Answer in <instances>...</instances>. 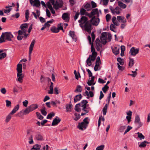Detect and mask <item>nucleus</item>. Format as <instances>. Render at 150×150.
<instances>
[{
  "label": "nucleus",
  "mask_w": 150,
  "mask_h": 150,
  "mask_svg": "<svg viewBox=\"0 0 150 150\" xmlns=\"http://www.w3.org/2000/svg\"><path fill=\"white\" fill-rule=\"evenodd\" d=\"M54 113L53 112H52L48 114L47 117V119H51L52 117L54 116Z\"/></svg>",
  "instance_id": "09e8293b"
},
{
  "label": "nucleus",
  "mask_w": 150,
  "mask_h": 150,
  "mask_svg": "<svg viewBox=\"0 0 150 150\" xmlns=\"http://www.w3.org/2000/svg\"><path fill=\"white\" fill-rule=\"evenodd\" d=\"M1 93L3 94H5L6 93L7 91L5 88H3L0 89Z\"/></svg>",
  "instance_id": "0e129e2a"
},
{
  "label": "nucleus",
  "mask_w": 150,
  "mask_h": 150,
  "mask_svg": "<svg viewBox=\"0 0 150 150\" xmlns=\"http://www.w3.org/2000/svg\"><path fill=\"white\" fill-rule=\"evenodd\" d=\"M129 62L128 64L129 66V67L131 68L134 63V60L133 59L131 58L130 57H129Z\"/></svg>",
  "instance_id": "f704fd0d"
},
{
  "label": "nucleus",
  "mask_w": 150,
  "mask_h": 150,
  "mask_svg": "<svg viewBox=\"0 0 150 150\" xmlns=\"http://www.w3.org/2000/svg\"><path fill=\"white\" fill-rule=\"evenodd\" d=\"M105 146L104 145L98 146L96 149V150H103L104 149Z\"/></svg>",
  "instance_id": "6e6d98bb"
},
{
  "label": "nucleus",
  "mask_w": 150,
  "mask_h": 150,
  "mask_svg": "<svg viewBox=\"0 0 150 150\" xmlns=\"http://www.w3.org/2000/svg\"><path fill=\"white\" fill-rule=\"evenodd\" d=\"M62 18L65 22H68L69 21V17L67 13H63L62 16Z\"/></svg>",
  "instance_id": "412c9836"
},
{
  "label": "nucleus",
  "mask_w": 150,
  "mask_h": 150,
  "mask_svg": "<svg viewBox=\"0 0 150 150\" xmlns=\"http://www.w3.org/2000/svg\"><path fill=\"white\" fill-rule=\"evenodd\" d=\"M113 53L116 55L118 54L120 52V47H115L114 48H113L112 47H111Z\"/></svg>",
  "instance_id": "f3484780"
},
{
  "label": "nucleus",
  "mask_w": 150,
  "mask_h": 150,
  "mask_svg": "<svg viewBox=\"0 0 150 150\" xmlns=\"http://www.w3.org/2000/svg\"><path fill=\"white\" fill-rule=\"evenodd\" d=\"M137 134H138V138H139L140 140L144 139L145 137L142 133L138 132Z\"/></svg>",
  "instance_id": "58836bf2"
},
{
  "label": "nucleus",
  "mask_w": 150,
  "mask_h": 150,
  "mask_svg": "<svg viewBox=\"0 0 150 150\" xmlns=\"http://www.w3.org/2000/svg\"><path fill=\"white\" fill-rule=\"evenodd\" d=\"M83 6H84V8L86 9L89 8H91V4L88 2H87L85 4H84Z\"/></svg>",
  "instance_id": "603ef678"
},
{
  "label": "nucleus",
  "mask_w": 150,
  "mask_h": 150,
  "mask_svg": "<svg viewBox=\"0 0 150 150\" xmlns=\"http://www.w3.org/2000/svg\"><path fill=\"white\" fill-rule=\"evenodd\" d=\"M100 21V19L99 18L94 16L90 20V22L91 25L97 26L99 24Z\"/></svg>",
  "instance_id": "7ed1b4c3"
},
{
  "label": "nucleus",
  "mask_w": 150,
  "mask_h": 150,
  "mask_svg": "<svg viewBox=\"0 0 150 150\" xmlns=\"http://www.w3.org/2000/svg\"><path fill=\"white\" fill-rule=\"evenodd\" d=\"M31 5L35 6L36 7H39L40 6V3L39 0L33 1V0H29Z\"/></svg>",
  "instance_id": "f8f14e48"
},
{
  "label": "nucleus",
  "mask_w": 150,
  "mask_h": 150,
  "mask_svg": "<svg viewBox=\"0 0 150 150\" xmlns=\"http://www.w3.org/2000/svg\"><path fill=\"white\" fill-rule=\"evenodd\" d=\"M12 114H10V113L6 117V119L5 120V122L6 123L8 122L11 118V115Z\"/></svg>",
  "instance_id": "79ce46f5"
},
{
  "label": "nucleus",
  "mask_w": 150,
  "mask_h": 150,
  "mask_svg": "<svg viewBox=\"0 0 150 150\" xmlns=\"http://www.w3.org/2000/svg\"><path fill=\"white\" fill-rule=\"evenodd\" d=\"M109 88V87H105L104 86L102 88V90L105 93H106V92L108 91Z\"/></svg>",
  "instance_id": "69168bd1"
},
{
  "label": "nucleus",
  "mask_w": 150,
  "mask_h": 150,
  "mask_svg": "<svg viewBox=\"0 0 150 150\" xmlns=\"http://www.w3.org/2000/svg\"><path fill=\"white\" fill-rule=\"evenodd\" d=\"M140 142L138 143V144L139 145V147L140 148H145L146 145V144H149L150 142H149L146 141H144L143 142H141L140 144H139Z\"/></svg>",
  "instance_id": "6ab92c4d"
},
{
  "label": "nucleus",
  "mask_w": 150,
  "mask_h": 150,
  "mask_svg": "<svg viewBox=\"0 0 150 150\" xmlns=\"http://www.w3.org/2000/svg\"><path fill=\"white\" fill-rule=\"evenodd\" d=\"M96 64L98 66H100L101 64V60L100 57L98 56L97 57L96 61Z\"/></svg>",
  "instance_id": "c03bdc74"
},
{
  "label": "nucleus",
  "mask_w": 150,
  "mask_h": 150,
  "mask_svg": "<svg viewBox=\"0 0 150 150\" xmlns=\"http://www.w3.org/2000/svg\"><path fill=\"white\" fill-rule=\"evenodd\" d=\"M82 88L81 86L78 85L76 88V92H81L82 91Z\"/></svg>",
  "instance_id": "37998d69"
},
{
  "label": "nucleus",
  "mask_w": 150,
  "mask_h": 150,
  "mask_svg": "<svg viewBox=\"0 0 150 150\" xmlns=\"http://www.w3.org/2000/svg\"><path fill=\"white\" fill-rule=\"evenodd\" d=\"M132 127L130 126L129 125H128L127 126V129L125 130V131L124 133V135L127 132H129L131 129H132Z\"/></svg>",
  "instance_id": "4d7b16f0"
},
{
  "label": "nucleus",
  "mask_w": 150,
  "mask_h": 150,
  "mask_svg": "<svg viewBox=\"0 0 150 150\" xmlns=\"http://www.w3.org/2000/svg\"><path fill=\"white\" fill-rule=\"evenodd\" d=\"M35 137L36 139L38 140L42 141L43 139V137L40 133L38 132L36 134Z\"/></svg>",
  "instance_id": "393cba45"
},
{
  "label": "nucleus",
  "mask_w": 150,
  "mask_h": 150,
  "mask_svg": "<svg viewBox=\"0 0 150 150\" xmlns=\"http://www.w3.org/2000/svg\"><path fill=\"white\" fill-rule=\"evenodd\" d=\"M5 36L4 33H3L0 37V43H1L5 42Z\"/></svg>",
  "instance_id": "ea45409f"
},
{
  "label": "nucleus",
  "mask_w": 150,
  "mask_h": 150,
  "mask_svg": "<svg viewBox=\"0 0 150 150\" xmlns=\"http://www.w3.org/2000/svg\"><path fill=\"white\" fill-rule=\"evenodd\" d=\"M22 65L21 64H19L17 65V74L22 73Z\"/></svg>",
  "instance_id": "4be33fe9"
},
{
  "label": "nucleus",
  "mask_w": 150,
  "mask_h": 150,
  "mask_svg": "<svg viewBox=\"0 0 150 150\" xmlns=\"http://www.w3.org/2000/svg\"><path fill=\"white\" fill-rule=\"evenodd\" d=\"M96 57H90L89 56V57L87 59L86 61V62L88 66H90L92 64L91 61H94L96 59Z\"/></svg>",
  "instance_id": "9d476101"
},
{
  "label": "nucleus",
  "mask_w": 150,
  "mask_h": 150,
  "mask_svg": "<svg viewBox=\"0 0 150 150\" xmlns=\"http://www.w3.org/2000/svg\"><path fill=\"white\" fill-rule=\"evenodd\" d=\"M82 103V106L87 105V103L88 101L86 100H83L81 101V102Z\"/></svg>",
  "instance_id": "774afa93"
},
{
  "label": "nucleus",
  "mask_w": 150,
  "mask_h": 150,
  "mask_svg": "<svg viewBox=\"0 0 150 150\" xmlns=\"http://www.w3.org/2000/svg\"><path fill=\"white\" fill-rule=\"evenodd\" d=\"M72 107V105L71 104H67L66 107V111L67 112H71Z\"/></svg>",
  "instance_id": "473e14b6"
},
{
  "label": "nucleus",
  "mask_w": 150,
  "mask_h": 150,
  "mask_svg": "<svg viewBox=\"0 0 150 150\" xmlns=\"http://www.w3.org/2000/svg\"><path fill=\"white\" fill-rule=\"evenodd\" d=\"M40 111L42 115L44 116L46 115L47 114V112L45 111V108L44 107L42 109H41L40 110Z\"/></svg>",
  "instance_id": "13d9d810"
},
{
  "label": "nucleus",
  "mask_w": 150,
  "mask_h": 150,
  "mask_svg": "<svg viewBox=\"0 0 150 150\" xmlns=\"http://www.w3.org/2000/svg\"><path fill=\"white\" fill-rule=\"evenodd\" d=\"M139 48H136L135 47H133L130 49L129 53L132 56H135L139 53Z\"/></svg>",
  "instance_id": "423d86ee"
},
{
  "label": "nucleus",
  "mask_w": 150,
  "mask_h": 150,
  "mask_svg": "<svg viewBox=\"0 0 150 150\" xmlns=\"http://www.w3.org/2000/svg\"><path fill=\"white\" fill-rule=\"evenodd\" d=\"M6 40L9 41H11L12 39L13 38V36L10 32H6L4 33Z\"/></svg>",
  "instance_id": "39448f33"
},
{
  "label": "nucleus",
  "mask_w": 150,
  "mask_h": 150,
  "mask_svg": "<svg viewBox=\"0 0 150 150\" xmlns=\"http://www.w3.org/2000/svg\"><path fill=\"white\" fill-rule=\"evenodd\" d=\"M29 11L28 10H27L26 11L25 13V19L26 20V21H27L28 20L29 18Z\"/></svg>",
  "instance_id": "8fccbe9b"
},
{
  "label": "nucleus",
  "mask_w": 150,
  "mask_h": 150,
  "mask_svg": "<svg viewBox=\"0 0 150 150\" xmlns=\"http://www.w3.org/2000/svg\"><path fill=\"white\" fill-rule=\"evenodd\" d=\"M12 7V6H6L5 8H7V9H3V10L4 11V13H10L12 10V8H11Z\"/></svg>",
  "instance_id": "cd10ccee"
},
{
  "label": "nucleus",
  "mask_w": 150,
  "mask_h": 150,
  "mask_svg": "<svg viewBox=\"0 0 150 150\" xmlns=\"http://www.w3.org/2000/svg\"><path fill=\"white\" fill-rule=\"evenodd\" d=\"M118 6L120 7L121 8L125 9L127 7V5L126 4H124L122 2L120 1H119L118 2Z\"/></svg>",
  "instance_id": "72a5a7b5"
},
{
  "label": "nucleus",
  "mask_w": 150,
  "mask_h": 150,
  "mask_svg": "<svg viewBox=\"0 0 150 150\" xmlns=\"http://www.w3.org/2000/svg\"><path fill=\"white\" fill-rule=\"evenodd\" d=\"M29 109L31 112L36 109L38 108V105L37 104H33L31 105L28 107Z\"/></svg>",
  "instance_id": "aec40b11"
},
{
  "label": "nucleus",
  "mask_w": 150,
  "mask_h": 150,
  "mask_svg": "<svg viewBox=\"0 0 150 150\" xmlns=\"http://www.w3.org/2000/svg\"><path fill=\"white\" fill-rule=\"evenodd\" d=\"M111 98L108 97L107 99L106 100V101L108 102V104H106L105 106L103 108L102 111L103 112V115H105L107 112V109L108 108V104L110 103Z\"/></svg>",
  "instance_id": "6e6552de"
},
{
  "label": "nucleus",
  "mask_w": 150,
  "mask_h": 150,
  "mask_svg": "<svg viewBox=\"0 0 150 150\" xmlns=\"http://www.w3.org/2000/svg\"><path fill=\"white\" fill-rule=\"evenodd\" d=\"M26 137L29 140L28 143L30 144H33L34 143V142L33 139L32 135H30Z\"/></svg>",
  "instance_id": "e433bc0d"
},
{
  "label": "nucleus",
  "mask_w": 150,
  "mask_h": 150,
  "mask_svg": "<svg viewBox=\"0 0 150 150\" xmlns=\"http://www.w3.org/2000/svg\"><path fill=\"white\" fill-rule=\"evenodd\" d=\"M78 21L80 26L82 28H83L89 34L91 33L93 28L90 23V20L88 21V18L87 17L82 16Z\"/></svg>",
  "instance_id": "f257e3e1"
},
{
  "label": "nucleus",
  "mask_w": 150,
  "mask_h": 150,
  "mask_svg": "<svg viewBox=\"0 0 150 150\" xmlns=\"http://www.w3.org/2000/svg\"><path fill=\"white\" fill-rule=\"evenodd\" d=\"M111 16L109 14H107L105 16V18L106 21L108 22L110 19Z\"/></svg>",
  "instance_id": "bf43d9fd"
},
{
  "label": "nucleus",
  "mask_w": 150,
  "mask_h": 150,
  "mask_svg": "<svg viewBox=\"0 0 150 150\" xmlns=\"http://www.w3.org/2000/svg\"><path fill=\"white\" fill-rule=\"evenodd\" d=\"M19 107V106L18 104L17 105L15 106L13 109L10 112V114H12V115L15 113L18 110Z\"/></svg>",
  "instance_id": "7c9ffc66"
},
{
  "label": "nucleus",
  "mask_w": 150,
  "mask_h": 150,
  "mask_svg": "<svg viewBox=\"0 0 150 150\" xmlns=\"http://www.w3.org/2000/svg\"><path fill=\"white\" fill-rule=\"evenodd\" d=\"M27 30H24L23 31L19 30L18 33V35L17 36V39L18 40H22L23 38L26 39L28 34H26Z\"/></svg>",
  "instance_id": "f03ea898"
},
{
  "label": "nucleus",
  "mask_w": 150,
  "mask_h": 150,
  "mask_svg": "<svg viewBox=\"0 0 150 150\" xmlns=\"http://www.w3.org/2000/svg\"><path fill=\"white\" fill-rule=\"evenodd\" d=\"M51 30L53 33H57L59 32V30L57 28L53 26L51 28Z\"/></svg>",
  "instance_id": "a19ab883"
},
{
  "label": "nucleus",
  "mask_w": 150,
  "mask_h": 150,
  "mask_svg": "<svg viewBox=\"0 0 150 150\" xmlns=\"http://www.w3.org/2000/svg\"><path fill=\"white\" fill-rule=\"evenodd\" d=\"M69 35L70 36L72 37L73 39H74L75 32L74 31H70L69 33Z\"/></svg>",
  "instance_id": "de8ad7c7"
},
{
  "label": "nucleus",
  "mask_w": 150,
  "mask_h": 150,
  "mask_svg": "<svg viewBox=\"0 0 150 150\" xmlns=\"http://www.w3.org/2000/svg\"><path fill=\"white\" fill-rule=\"evenodd\" d=\"M17 78L16 79V81H18L20 83H21L23 80V78L24 77L22 73L17 74Z\"/></svg>",
  "instance_id": "a211bd4d"
},
{
  "label": "nucleus",
  "mask_w": 150,
  "mask_h": 150,
  "mask_svg": "<svg viewBox=\"0 0 150 150\" xmlns=\"http://www.w3.org/2000/svg\"><path fill=\"white\" fill-rule=\"evenodd\" d=\"M108 34L106 32H104L101 34V35L100 37V39L101 40L103 39H107V35Z\"/></svg>",
  "instance_id": "5701e85b"
},
{
  "label": "nucleus",
  "mask_w": 150,
  "mask_h": 150,
  "mask_svg": "<svg viewBox=\"0 0 150 150\" xmlns=\"http://www.w3.org/2000/svg\"><path fill=\"white\" fill-rule=\"evenodd\" d=\"M83 95L84 96H87L86 98L87 99H89L90 97H93L94 96V93L91 91H89L88 92L87 91H86L85 92L83 93Z\"/></svg>",
  "instance_id": "9b49d317"
},
{
  "label": "nucleus",
  "mask_w": 150,
  "mask_h": 150,
  "mask_svg": "<svg viewBox=\"0 0 150 150\" xmlns=\"http://www.w3.org/2000/svg\"><path fill=\"white\" fill-rule=\"evenodd\" d=\"M58 29L59 31L60 30H61L63 31V32H64V30L63 28V25L61 23L59 24L58 26Z\"/></svg>",
  "instance_id": "e2e57ef3"
},
{
  "label": "nucleus",
  "mask_w": 150,
  "mask_h": 150,
  "mask_svg": "<svg viewBox=\"0 0 150 150\" xmlns=\"http://www.w3.org/2000/svg\"><path fill=\"white\" fill-rule=\"evenodd\" d=\"M127 116L126 117V118L127 120L128 123H129L131 121V116L132 114V112L131 111L129 110L128 112L126 113Z\"/></svg>",
  "instance_id": "4468645a"
},
{
  "label": "nucleus",
  "mask_w": 150,
  "mask_h": 150,
  "mask_svg": "<svg viewBox=\"0 0 150 150\" xmlns=\"http://www.w3.org/2000/svg\"><path fill=\"white\" fill-rule=\"evenodd\" d=\"M86 70L88 73V76L89 77H92L93 76V74L90 70L89 69H86Z\"/></svg>",
  "instance_id": "338daca9"
},
{
  "label": "nucleus",
  "mask_w": 150,
  "mask_h": 150,
  "mask_svg": "<svg viewBox=\"0 0 150 150\" xmlns=\"http://www.w3.org/2000/svg\"><path fill=\"white\" fill-rule=\"evenodd\" d=\"M6 106L7 107L10 108L11 107V103L10 101L6 100Z\"/></svg>",
  "instance_id": "5fc2aeb1"
},
{
  "label": "nucleus",
  "mask_w": 150,
  "mask_h": 150,
  "mask_svg": "<svg viewBox=\"0 0 150 150\" xmlns=\"http://www.w3.org/2000/svg\"><path fill=\"white\" fill-rule=\"evenodd\" d=\"M82 103L81 102L76 105V111L80 112L81 110V109L79 107H82Z\"/></svg>",
  "instance_id": "c85d7f7f"
},
{
  "label": "nucleus",
  "mask_w": 150,
  "mask_h": 150,
  "mask_svg": "<svg viewBox=\"0 0 150 150\" xmlns=\"http://www.w3.org/2000/svg\"><path fill=\"white\" fill-rule=\"evenodd\" d=\"M89 120L90 119L88 117H86L83 120V122H81L82 124H83L88 127L89 123Z\"/></svg>",
  "instance_id": "a878e982"
},
{
  "label": "nucleus",
  "mask_w": 150,
  "mask_h": 150,
  "mask_svg": "<svg viewBox=\"0 0 150 150\" xmlns=\"http://www.w3.org/2000/svg\"><path fill=\"white\" fill-rule=\"evenodd\" d=\"M63 2L62 0H56L55 1V5L54 6V8L56 10L61 8L63 5Z\"/></svg>",
  "instance_id": "20e7f679"
},
{
  "label": "nucleus",
  "mask_w": 150,
  "mask_h": 150,
  "mask_svg": "<svg viewBox=\"0 0 150 150\" xmlns=\"http://www.w3.org/2000/svg\"><path fill=\"white\" fill-rule=\"evenodd\" d=\"M82 123L81 122H79L78 125L77 126V128L80 130L83 131L86 129L88 127L85 124H82Z\"/></svg>",
  "instance_id": "ddd939ff"
},
{
  "label": "nucleus",
  "mask_w": 150,
  "mask_h": 150,
  "mask_svg": "<svg viewBox=\"0 0 150 150\" xmlns=\"http://www.w3.org/2000/svg\"><path fill=\"white\" fill-rule=\"evenodd\" d=\"M36 115L37 116V117L40 120H42L43 119V117L42 116L40 113L38 112H37L36 113Z\"/></svg>",
  "instance_id": "3c124183"
},
{
  "label": "nucleus",
  "mask_w": 150,
  "mask_h": 150,
  "mask_svg": "<svg viewBox=\"0 0 150 150\" xmlns=\"http://www.w3.org/2000/svg\"><path fill=\"white\" fill-rule=\"evenodd\" d=\"M35 43V39L33 40L31 42L29 48V60H30V57L32 51L33 50L34 45Z\"/></svg>",
  "instance_id": "0eeeda50"
},
{
  "label": "nucleus",
  "mask_w": 150,
  "mask_h": 150,
  "mask_svg": "<svg viewBox=\"0 0 150 150\" xmlns=\"http://www.w3.org/2000/svg\"><path fill=\"white\" fill-rule=\"evenodd\" d=\"M91 45V52L92 53V54L91 55H90L89 56L90 57H93L96 58L98 54L97 52L96 51L94 47L93 44V43Z\"/></svg>",
  "instance_id": "1a4fd4ad"
},
{
  "label": "nucleus",
  "mask_w": 150,
  "mask_h": 150,
  "mask_svg": "<svg viewBox=\"0 0 150 150\" xmlns=\"http://www.w3.org/2000/svg\"><path fill=\"white\" fill-rule=\"evenodd\" d=\"M61 121V119L58 117H56L54 119L52 124V125L53 126H55L60 122Z\"/></svg>",
  "instance_id": "dca6fc26"
},
{
  "label": "nucleus",
  "mask_w": 150,
  "mask_h": 150,
  "mask_svg": "<svg viewBox=\"0 0 150 150\" xmlns=\"http://www.w3.org/2000/svg\"><path fill=\"white\" fill-rule=\"evenodd\" d=\"M117 20L120 22H121L123 19H125V17L124 16H118L117 17Z\"/></svg>",
  "instance_id": "680f3d73"
},
{
  "label": "nucleus",
  "mask_w": 150,
  "mask_h": 150,
  "mask_svg": "<svg viewBox=\"0 0 150 150\" xmlns=\"http://www.w3.org/2000/svg\"><path fill=\"white\" fill-rule=\"evenodd\" d=\"M95 77L94 76H92L91 77V79L90 80H89V78L88 80V82H87V84L89 86H94L96 83V82H94Z\"/></svg>",
  "instance_id": "2eb2a0df"
},
{
  "label": "nucleus",
  "mask_w": 150,
  "mask_h": 150,
  "mask_svg": "<svg viewBox=\"0 0 150 150\" xmlns=\"http://www.w3.org/2000/svg\"><path fill=\"white\" fill-rule=\"evenodd\" d=\"M86 10L83 8H81L80 9V14L81 15H84L85 14Z\"/></svg>",
  "instance_id": "864d4df0"
},
{
  "label": "nucleus",
  "mask_w": 150,
  "mask_h": 150,
  "mask_svg": "<svg viewBox=\"0 0 150 150\" xmlns=\"http://www.w3.org/2000/svg\"><path fill=\"white\" fill-rule=\"evenodd\" d=\"M31 112L30 111V110L28 108H27L26 109H25L24 111L20 112L18 114V115L19 114L23 113V115H26L29 114L30 112Z\"/></svg>",
  "instance_id": "c756f323"
},
{
  "label": "nucleus",
  "mask_w": 150,
  "mask_h": 150,
  "mask_svg": "<svg viewBox=\"0 0 150 150\" xmlns=\"http://www.w3.org/2000/svg\"><path fill=\"white\" fill-rule=\"evenodd\" d=\"M140 121V119L139 116L138 115H137L135 117L134 123H135L136 122H139Z\"/></svg>",
  "instance_id": "052dcab7"
},
{
  "label": "nucleus",
  "mask_w": 150,
  "mask_h": 150,
  "mask_svg": "<svg viewBox=\"0 0 150 150\" xmlns=\"http://www.w3.org/2000/svg\"><path fill=\"white\" fill-rule=\"evenodd\" d=\"M4 52V50H0V59H1L5 58L6 56V54L5 52L2 53L1 54V52Z\"/></svg>",
  "instance_id": "2f4dec72"
},
{
  "label": "nucleus",
  "mask_w": 150,
  "mask_h": 150,
  "mask_svg": "<svg viewBox=\"0 0 150 150\" xmlns=\"http://www.w3.org/2000/svg\"><path fill=\"white\" fill-rule=\"evenodd\" d=\"M110 29L112 31L116 33L117 31L116 30H115L113 29H115L116 28V27L115 26V25L114 24H111V25L110 26Z\"/></svg>",
  "instance_id": "a18cd8bd"
},
{
  "label": "nucleus",
  "mask_w": 150,
  "mask_h": 150,
  "mask_svg": "<svg viewBox=\"0 0 150 150\" xmlns=\"http://www.w3.org/2000/svg\"><path fill=\"white\" fill-rule=\"evenodd\" d=\"M98 11V8H93L92 9L91 12V18L93 17L94 16H95L96 13Z\"/></svg>",
  "instance_id": "b1692460"
},
{
  "label": "nucleus",
  "mask_w": 150,
  "mask_h": 150,
  "mask_svg": "<svg viewBox=\"0 0 150 150\" xmlns=\"http://www.w3.org/2000/svg\"><path fill=\"white\" fill-rule=\"evenodd\" d=\"M28 26V23H24L22 24L20 27L21 30L22 32L24 30H27L26 28H27Z\"/></svg>",
  "instance_id": "bb28decb"
},
{
  "label": "nucleus",
  "mask_w": 150,
  "mask_h": 150,
  "mask_svg": "<svg viewBox=\"0 0 150 150\" xmlns=\"http://www.w3.org/2000/svg\"><path fill=\"white\" fill-rule=\"evenodd\" d=\"M82 97L81 94L76 95V102L77 101L80 100Z\"/></svg>",
  "instance_id": "49530a36"
},
{
  "label": "nucleus",
  "mask_w": 150,
  "mask_h": 150,
  "mask_svg": "<svg viewBox=\"0 0 150 150\" xmlns=\"http://www.w3.org/2000/svg\"><path fill=\"white\" fill-rule=\"evenodd\" d=\"M117 61L119 62L120 64L121 65H123L124 64V59L120 57H117Z\"/></svg>",
  "instance_id": "c9c22d12"
},
{
  "label": "nucleus",
  "mask_w": 150,
  "mask_h": 150,
  "mask_svg": "<svg viewBox=\"0 0 150 150\" xmlns=\"http://www.w3.org/2000/svg\"><path fill=\"white\" fill-rule=\"evenodd\" d=\"M41 146L39 144H36L33 146L31 149V150H40Z\"/></svg>",
  "instance_id": "4c0bfd02"
}]
</instances>
